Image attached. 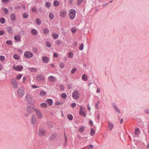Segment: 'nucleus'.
<instances>
[{
  "instance_id": "nucleus-21",
  "label": "nucleus",
  "mask_w": 149,
  "mask_h": 149,
  "mask_svg": "<svg viewBox=\"0 0 149 149\" xmlns=\"http://www.w3.org/2000/svg\"><path fill=\"white\" fill-rule=\"evenodd\" d=\"M31 33L33 35H36L38 34V31H37L35 29H33L31 30Z\"/></svg>"
},
{
  "instance_id": "nucleus-53",
  "label": "nucleus",
  "mask_w": 149,
  "mask_h": 149,
  "mask_svg": "<svg viewBox=\"0 0 149 149\" xmlns=\"http://www.w3.org/2000/svg\"><path fill=\"white\" fill-rule=\"evenodd\" d=\"M76 71V69L75 68L72 69L71 71V73L74 74Z\"/></svg>"
},
{
  "instance_id": "nucleus-63",
  "label": "nucleus",
  "mask_w": 149,
  "mask_h": 149,
  "mask_svg": "<svg viewBox=\"0 0 149 149\" xmlns=\"http://www.w3.org/2000/svg\"><path fill=\"white\" fill-rule=\"evenodd\" d=\"M73 45L75 46H76L77 45V42H75L73 44Z\"/></svg>"
},
{
  "instance_id": "nucleus-51",
  "label": "nucleus",
  "mask_w": 149,
  "mask_h": 149,
  "mask_svg": "<svg viewBox=\"0 0 149 149\" xmlns=\"http://www.w3.org/2000/svg\"><path fill=\"white\" fill-rule=\"evenodd\" d=\"M46 45L48 47H51V44L49 42H47L46 43Z\"/></svg>"
},
{
  "instance_id": "nucleus-34",
  "label": "nucleus",
  "mask_w": 149,
  "mask_h": 149,
  "mask_svg": "<svg viewBox=\"0 0 149 149\" xmlns=\"http://www.w3.org/2000/svg\"><path fill=\"white\" fill-rule=\"evenodd\" d=\"M61 97L62 98H63L64 99H65L67 98V95L65 93H63L61 95Z\"/></svg>"
},
{
  "instance_id": "nucleus-59",
  "label": "nucleus",
  "mask_w": 149,
  "mask_h": 149,
  "mask_svg": "<svg viewBox=\"0 0 149 149\" xmlns=\"http://www.w3.org/2000/svg\"><path fill=\"white\" fill-rule=\"evenodd\" d=\"M4 33V32L3 31H0V35H3Z\"/></svg>"
},
{
  "instance_id": "nucleus-12",
  "label": "nucleus",
  "mask_w": 149,
  "mask_h": 149,
  "mask_svg": "<svg viewBox=\"0 0 149 149\" xmlns=\"http://www.w3.org/2000/svg\"><path fill=\"white\" fill-rule=\"evenodd\" d=\"M67 15V13L65 10H61L60 12V16L63 17H65Z\"/></svg>"
},
{
  "instance_id": "nucleus-7",
  "label": "nucleus",
  "mask_w": 149,
  "mask_h": 149,
  "mask_svg": "<svg viewBox=\"0 0 149 149\" xmlns=\"http://www.w3.org/2000/svg\"><path fill=\"white\" fill-rule=\"evenodd\" d=\"M35 113L38 118L39 119H41L43 117L42 113L41 111L38 109H35Z\"/></svg>"
},
{
  "instance_id": "nucleus-18",
  "label": "nucleus",
  "mask_w": 149,
  "mask_h": 149,
  "mask_svg": "<svg viewBox=\"0 0 149 149\" xmlns=\"http://www.w3.org/2000/svg\"><path fill=\"white\" fill-rule=\"evenodd\" d=\"M108 126L110 130H111L113 127V123L109 122H108Z\"/></svg>"
},
{
  "instance_id": "nucleus-30",
  "label": "nucleus",
  "mask_w": 149,
  "mask_h": 149,
  "mask_svg": "<svg viewBox=\"0 0 149 149\" xmlns=\"http://www.w3.org/2000/svg\"><path fill=\"white\" fill-rule=\"evenodd\" d=\"M52 35L54 39H57L58 37V35L56 33H54L52 34Z\"/></svg>"
},
{
  "instance_id": "nucleus-6",
  "label": "nucleus",
  "mask_w": 149,
  "mask_h": 149,
  "mask_svg": "<svg viewBox=\"0 0 149 149\" xmlns=\"http://www.w3.org/2000/svg\"><path fill=\"white\" fill-rule=\"evenodd\" d=\"M24 56L26 58H29L33 57V54L31 52L27 51L24 53Z\"/></svg>"
},
{
  "instance_id": "nucleus-55",
  "label": "nucleus",
  "mask_w": 149,
  "mask_h": 149,
  "mask_svg": "<svg viewBox=\"0 0 149 149\" xmlns=\"http://www.w3.org/2000/svg\"><path fill=\"white\" fill-rule=\"evenodd\" d=\"M71 105L72 107L74 108L76 106V104L75 103H72L71 104Z\"/></svg>"
},
{
  "instance_id": "nucleus-48",
  "label": "nucleus",
  "mask_w": 149,
  "mask_h": 149,
  "mask_svg": "<svg viewBox=\"0 0 149 149\" xmlns=\"http://www.w3.org/2000/svg\"><path fill=\"white\" fill-rule=\"evenodd\" d=\"M77 31L76 29L75 28L73 27L71 29V31L73 33H75Z\"/></svg>"
},
{
  "instance_id": "nucleus-8",
  "label": "nucleus",
  "mask_w": 149,
  "mask_h": 149,
  "mask_svg": "<svg viewBox=\"0 0 149 149\" xmlns=\"http://www.w3.org/2000/svg\"><path fill=\"white\" fill-rule=\"evenodd\" d=\"M11 84L12 85V86L14 88L16 89L18 88V83L15 79L14 78L12 79L11 81Z\"/></svg>"
},
{
  "instance_id": "nucleus-27",
  "label": "nucleus",
  "mask_w": 149,
  "mask_h": 149,
  "mask_svg": "<svg viewBox=\"0 0 149 149\" xmlns=\"http://www.w3.org/2000/svg\"><path fill=\"white\" fill-rule=\"evenodd\" d=\"M53 4L55 6L57 7L59 5V3L58 1H55L54 2Z\"/></svg>"
},
{
  "instance_id": "nucleus-58",
  "label": "nucleus",
  "mask_w": 149,
  "mask_h": 149,
  "mask_svg": "<svg viewBox=\"0 0 149 149\" xmlns=\"http://www.w3.org/2000/svg\"><path fill=\"white\" fill-rule=\"evenodd\" d=\"M26 78L25 77H24L22 78V82L23 83H24L26 80Z\"/></svg>"
},
{
  "instance_id": "nucleus-52",
  "label": "nucleus",
  "mask_w": 149,
  "mask_h": 149,
  "mask_svg": "<svg viewBox=\"0 0 149 149\" xmlns=\"http://www.w3.org/2000/svg\"><path fill=\"white\" fill-rule=\"evenodd\" d=\"M56 43L57 45H60L61 44V42L60 40H57L56 42Z\"/></svg>"
},
{
  "instance_id": "nucleus-41",
  "label": "nucleus",
  "mask_w": 149,
  "mask_h": 149,
  "mask_svg": "<svg viewBox=\"0 0 149 149\" xmlns=\"http://www.w3.org/2000/svg\"><path fill=\"white\" fill-rule=\"evenodd\" d=\"M0 22L2 24L4 23L5 22V19L3 17L1 18L0 19Z\"/></svg>"
},
{
  "instance_id": "nucleus-32",
  "label": "nucleus",
  "mask_w": 149,
  "mask_h": 149,
  "mask_svg": "<svg viewBox=\"0 0 149 149\" xmlns=\"http://www.w3.org/2000/svg\"><path fill=\"white\" fill-rule=\"evenodd\" d=\"M28 69L30 71L32 72H36L37 71V69L36 68H28Z\"/></svg>"
},
{
  "instance_id": "nucleus-25",
  "label": "nucleus",
  "mask_w": 149,
  "mask_h": 149,
  "mask_svg": "<svg viewBox=\"0 0 149 149\" xmlns=\"http://www.w3.org/2000/svg\"><path fill=\"white\" fill-rule=\"evenodd\" d=\"M84 129H85V127L84 126H81L79 129V132H82L84 130Z\"/></svg>"
},
{
  "instance_id": "nucleus-38",
  "label": "nucleus",
  "mask_w": 149,
  "mask_h": 149,
  "mask_svg": "<svg viewBox=\"0 0 149 149\" xmlns=\"http://www.w3.org/2000/svg\"><path fill=\"white\" fill-rule=\"evenodd\" d=\"M63 102H60L58 101H56L55 102V104L56 105H61L63 104Z\"/></svg>"
},
{
  "instance_id": "nucleus-46",
  "label": "nucleus",
  "mask_w": 149,
  "mask_h": 149,
  "mask_svg": "<svg viewBox=\"0 0 149 149\" xmlns=\"http://www.w3.org/2000/svg\"><path fill=\"white\" fill-rule=\"evenodd\" d=\"M84 45L83 44H81L79 46V49L80 50H83Z\"/></svg>"
},
{
  "instance_id": "nucleus-42",
  "label": "nucleus",
  "mask_w": 149,
  "mask_h": 149,
  "mask_svg": "<svg viewBox=\"0 0 149 149\" xmlns=\"http://www.w3.org/2000/svg\"><path fill=\"white\" fill-rule=\"evenodd\" d=\"M68 119H69L70 120H71L73 119V116H72L71 115V114H69L68 115Z\"/></svg>"
},
{
  "instance_id": "nucleus-39",
  "label": "nucleus",
  "mask_w": 149,
  "mask_h": 149,
  "mask_svg": "<svg viewBox=\"0 0 149 149\" xmlns=\"http://www.w3.org/2000/svg\"><path fill=\"white\" fill-rule=\"evenodd\" d=\"M68 57L70 58H72L73 56V54L72 52H69L68 55Z\"/></svg>"
},
{
  "instance_id": "nucleus-61",
  "label": "nucleus",
  "mask_w": 149,
  "mask_h": 149,
  "mask_svg": "<svg viewBox=\"0 0 149 149\" xmlns=\"http://www.w3.org/2000/svg\"><path fill=\"white\" fill-rule=\"evenodd\" d=\"M60 89L61 90H63L64 88V87L63 86H62V85H61L60 86Z\"/></svg>"
},
{
  "instance_id": "nucleus-23",
  "label": "nucleus",
  "mask_w": 149,
  "mask_h": 149,
  "mask_svg": "<svg viewBox=\"0 0 149 149\" xmlns=\"http://www.w3.org/2000/svg\"><path fill=\"white\" fill-rule=\"evenodd\" d=\"M82 79L84 81H86L87 80L88 78L87 75L85 74H83L82 77Z\"/></svg>"
},
{
  "instance_id": "nucleus-57",
  "label": "nucleus",
  "mask_w": 149,
  "mask_h": 149,
  "mask_svg": "<svg viewBox=\"0 0 149 149\" xmlns=\"http://www.w3.org/2000/svg\"><path fill=\"white\" fill-rule=\"evenodd\" d=\"M31 87H32L34 89L36 88H38L39 87L38 86H37L36 85H32L31 86Z\"/></svg>"
},
{
  "instance_id": "nucleus-4",
  "label": "nucleus",
  "mask_w": 149,
  "mask_h": 149,
  "mask_svg": "<svg viewBox=\"0 0 149 149\" xmlns=\"http://www.w3.org/2000/svg\"><path fill=\"white\" fill-rule=\"evenodd\" d=\"M69 15L70 19H73L75 17L76 15L75 10L73 9H71L69 11Z\"/></svg>"
},
{
  "instance_id": "nucleus-16",
  "label": "nucleus",
  "mask_w": 149,
  "mask_h": 149,
  "mask_svg": "<svg viewBox=\"0 0 149 149\" xmlns=\"http://www.w3.org/2000/svg\"><path fill=\"white\" fill-rule=\"evenodd\" d=\"M6 30L10 34H12L13 33L12 28L10 26H8L6 28Z\"/></svg>"
},
{
  "instance_id": "nucleus-3",
  "label": "nucleus",
  "mask_w": 149,
  "mask_h": 149,
  "mask_svg": "<svg viewBox=\"0 0 149 149\" xmlns=\"http://www.w3.org/2000/svg\"><path fill=\"white\" fill-rule=\"evenodd\" d=\"M79 95L78 91L76 90H74L72 93V96L74 99L77 100L79 98Z\"/></svg>"
},
{
  "instance_id": "nucleus-31",
  "label": "nucleus",
  "mask_w": 149,
  "mask_h": 149,
  "mask_svg": "<svg viewBox=\"0 0 149 149\" xmlns=\"http://www.w3.org/2000/svg\"><path fill=\"white\" fill-rule=\"evenodd\" d=\"M36 24L38 25H40L41 23V22L40 19L38 18H37L36 19Z\"/></svg>"
},
{
  "instance_id": "nucleus-35",
  "label": "nucleus",
  "mask_w": 149,
  "mask_h": 149,
  "mask_svg": "<svg viewBox=\"0 0 149 149\" xmlns=\"http://www.w3.org/2000/svg\"><path fill=\"white\" fill-rule=\"evenodd\" d=\"M28 14L26 13H24L22 15V17L24 18H28Z\"/></svg>"
},
{
  "instance_id": "nucleus-28",
  "label": "nucleus",
  "mask_w": 149,
  "mask_h": 149,
  "mask_svg": "<svg viewBox=\"0 0 149 149\" xmlns=\"http://www.w3.org/2000/svg\"><path fill=\"white\" fill-rule=\"evenodd\" d=\"M13 57L16 60H18L20 59L19 56L17 54H14Z\"/></svg>"
},
{
  "instance_id": "nucleus-37",
  "label": "nucleus",
  "mask_w": 149,
  "mask_h": 149,
  "mask_svg": "<svg viewBox=\"0 0 149 149\" xmlns=\"http://www.w3.org/2000/svg\"><path fill=\"white\" fill-rule=\"evenodd\" d=\"M95 134V131L93 128L91 129V131L90 132V134L91 136H93Z\"/></svg>"
},
{
  "instance_id": "nucleus-19",
  "label": "nucleus",
  "mask_w": 149,
  "mask_h": 149,
  "mask_svg": "<svg viewBox=\"0 0 149 149\" xmlns=\"http://www.w3.org/2000/svg\"><path fill=\"white\" fill-rule=\"evenodd\" d=\"M46 102L49 106H51L53 104L52 100L51 99H47Z\"/></svg>"
},
{
  "instance_id": "nucleus-13",
  "label": "nucleus",
  "mask_w": 149,
  "mask_h": 149,
  "mask_svg": "<svg viewBox=\"0 0 149 149\" xmlns=\"http://www.w3.org/2000/svg\"><path fill=\"white\" fill-rule=\"evenodd\" d=\"M46 133V131L44 130H39L38 134L40 136H44Z\"/></svg>"
},
{
  "instance_id": "nucleus-54",
  "label": "nucleus",
  "mask_w": 149,
  "mask_h": 149,
  "mask_svg": "<svg viewBox=\"0 0 149 149\" xmlns=\"http://www.w3.org/2000/svg\"><path fill=\"white\" fill-rule=\"evenodd\" d=\"M58 54L56 53H54L53 54L54 57L55 58H57L58 57Z\"/></svg>"
},
{
  "instance_id": "nucleus-17",
  "label": "nucleus",
  "mask_w": 149,
  "mask_h": 149,
  "mask_svg": "<svg viewBox=\"0 0 149 149\" xmlns=\"http://www.w3.org/2000/svg\"><path fill=\"white\" fill-rule=\"evenodd\" d=\"M33 110V107H28L27 108L26 111L27 113L29 114H30Z\"/></svg>"
},
{
  "instance_id": "nucleus-14",
  "label": "nucleus",
  "mask_w": 149,
  "mask_h": 149,
  "mask_svg": "<svg viewBox=\"0 0 149 149\" xmlns=\"http://www.w3.org/2000/svg\"><path fill=\"white\" fill-rule=\"evenodd\" d=\"M10 18L11 20L12 21H15L16 19V17L15 14L13 13H11L10 15Z\"/></svg>"
},
{
  "instance_id": "nucleus-62",
  "label": "nucleus",
  "mask_w": 149,
  "mask_h": 149,
  "mask_svg": "<svg viewBox=\"0 0 149 149\" xmlns=\"http://www.w3.org/2000/svg\"><path fill=\"white\" fill-rule=\"evenodd\" d=\"M32 10L34 12H36V8H32Z\"/></svg>"
},
{
  "instance_id": "nucleus-44",
  "label": "nucleus",
  "mask_w": 149,
  "mask_h": 149,
  "mask_svg": "<svg viewBox=\"0 0 149 149\" xmlns=\"http://www.w3.org/2000/svg\"><path fill=\"white\" fill-rule=\"evenodd\" d=\"M114 109L118 113L120 114V112L119 109L116 107H114Z\"/></svg>"
},
{
  "instance_id": "nucleus-47",
  "label": "nucleus",
  "mask_w": 149,
  "mask_h": 149,
  "mask_svg": "<svg viewBox=\"0 0 149 149\" xmlns=\"http://www.w3.org/2000/svg\"><path fill=\"white\" fill-rule=\"evenodd\" d=\"M6 43L9 45H12V42L10 40H7L6 41Z\"/></svg>"
},
{
  "instance_id": "nucleus-10",
  "label": "nucleus",
  "mask_w": 149,
  "mask_h": 149,
  "mask_svg": "<svg viewBox=\"0 0 149 149\" xmlns=\"http://www.w3.org/2000/svg\"><path fill=\"white\" fill-rule=\"evenodd\" d=\"M36 118L35 116H32L31 120V124L33 126H35L36 125Z\"/></svg>"
},
{
  "instance_id": "nucleus-36",
  "label": "nucleus",
  "mask_w": 149,
  "mask_h": 149,
  "mask_svg": "<svg viewBox=\"0 0 149 149\" xmlns=\"http://www.w3.org/2000/svg\"><path fill=\"white\" fill-rule=\"evenodd\" d=\"M49 17L50 19H53L54 18V14L52 13H49Z\"/></svg>"
},
{
  "instance_id": "nucleus-56",
  "label": "nucleus",
  "mask_w": 149,
  "mask_h": 149,
  "mask_svg": "<svg viewBox=\"0 0 149 149\" xmlns=\"http://www.w3.org/2000/svg\"><path fill=\"white\" fill-rule=\"evenodd\" d=\"M9 0H2V1L3 3H5L8 2Z\"/></svg>"
},
{
  "instance_id": "nucleus-49",
  "label": "nucleus",
  "mask_w": 149,
  "mask_h": 149,
  "mask_svg": "<svg viewBox=\"0 0 149 149\" xmlns=\"http://www.w3.org/2000/svg\"><path fill=\"white\" fill-rule=\"evenodd\" d=\"M60 68H63L64 67V64L63 63L61 62L60 63Z\"/></svg>"
},
{
  "instance_id": "nucleus-43",
  "label": "nucleus",
  "mask_w": 149,
  "mask_h": 149,
  "mask_svg": "<svg viewBox=\"0 0 149 149\" xmlns=\"http://www.w3.org/2000/svg\"><path fill=\"white\" fill-rule=\"evenodd\" d=\"M46 6L47 8H49L50 7L51 3L48 2H47L46 3Z\"/></svg>"
},
{
  "instance_id": "nucleus-15",
  "label": "nucleus",
  "mask_w": 149,
  "mask_h": 149,
  "mask_svg": "<svg viewBox=\"0 0 149 149\" xmlns=\"http://www.w3.org/2000/svg\"><path fill=\"white\" fill-rule=\"evenodd\" d=\"M48 79L51 82H54L55 81L56 78L53 76H50L48 77Z\"/></svg>"
},
{
  "instance_id": "nucleus-20",
  "label": "nucleus",
  "mask_w": 149,
  "mask_h": 149,
  "mask_svg": "<svg viewBox=\"0 0 149 149\" xmlns=\"http://www.w3.org/2000/svg\"><path fill=\"white\" fill-rule=\"evenodd\" d=\"M14 38L16 41H19L21 39V38L20 36L16 35L14 36Z\"/></svg>"
},
{
  "instance_id": "nucleus-1",
  "label": "nucleus",
  "mask_w": 149,
  "mask_h": 149,
  "mask_svg": "<svg viewBox=\"0 0 149 149\" xmlns=\"http://www.w3.org/2000/svg\"><path fill=\"white\" fill-rule=\"evenodd\" d=\"M24 87L21 86L18 88L17 91V94L18 97H22L24 94Z\"/></svg>"
},
{
  "instance_id": "nucleus-60",
  "label": "nucleus",
  "mask_w": 149,
  "mask_h": 149,
  "mask_svg": "<svg viewBox=\"0 0 149 149\" xmlns=\"http://www.w3.org/2000/svg\"><path fill=\"white\" fill-rule=\"evenodd\" d=\"M83 0H78L77 3L78 4H80L83 1Z\"/></svg>"
},
{
  "instance_id": "nucleus-33",
  "label": "nucleus",
  "mask_w": 149,
  "mask_h": 149,
  "mask_svg": "<svg viewBox=\"0 0 149 149\" xmlns=\"http://www.w3.org/2000/svg\"><path fill=\"white\" fill-rule=\"evenodd\" d=\"M140 132V130L139 128H136L135 131V134L136 135H139Z\"/></svg>"
},
{
  "instance_id": "nucleus-64",
  "label": "nucleus",
  "mask_w": 149,
  "mask_h": 149,
  "mask_svg": "<svg viewBox=\"0 0 149 149\" xmlns=\"http://www.w3.org/2000/svg\"><path fill=\"white\" fill-rule=\"evenodd\" d=\"M89 124L90 125L92 126L93 125V122L91 120H90L89 122Z\"/></svg>"
},
{
  "instance_id": "nucleus-50",
  "label": "nucleus",
  "mask_w": 149,
  "mask_h": 149,
  "mask_svg": "<svg viewBox=\"0 0 149 149\" xmlns=\"http://www.w3.org/2000/svg\"><path fill=\"white\" fill-rule=\"evenodd\" d=\"M3 9L5 13L6 14H7L8 13V10L6 8H3Z\"/></svg>"
},
{
  "instance_id": "nucleus-40",
  "label": "nucleus",
  "mask_w": 149,
  "mask_h": 149,
  "mask_svg": "<svg viewBox=\"0 0 149 149\" xmlns=\"http://www.w3.org/2000/svg\"><path fill=\"white\" fill-rule=\"evenodd\" d=\"M23 75L22 74H20L19 75H17L16 77V79L17 80H19L22 77Z\"/></svg>"
},
{
  "instance_id": "nucleus-29",
  "label": "nucleus",
  "mask_w": 149,
  "mask_h": 149,
  "mask_svg": "<svg viewBox=\"0 0 149 149\" xmlns=\"http://www.w3.org/2000/svg\"><path fill=\"white\" fill-rule=\"evenodd\" d=\"M46 93L45 91H42L40 92V95L42 97H43L46 95Z\"/></svg>"
},
{
  "instance_id": "nucleus-26",
  "label": "nucleus",
  "mask_w": 149,
  "mask_h": 149,
  "mask_svg": "<svg viewBox=\"0 0 149 149\" xmlns=\"http://www.w3.org/2000/svg\"><path fill=\"white\" fill-rule=\"evenodd\" d=\"M53 123L49 122L48 123L47 125L49 128H52L53 127Z\"/></svg>"
},
{
  "instance_id": "nucleus-9",
  "label": "nucleus",
  "mask_w": 149,
  "mask_h": 149,
  "mask_svg": "<svg viewBox=\"0 0 149 149\" xmlns=\"http://www.w3.org/2000/svg\"><path fill=\"white\" fill-rule=\"evenodd\" d=\"M23 68L22 65H18L13 66V68L17 71H21Z\"/></svg>"
},
{
  "instance_id": "nucleus-2",
  "label": "nucleus",
  "mask_w": 149,
  "mask_h": 149,
  "mask_svg": "<svg viewBox=\"0 0 149 149\" xmlns=\"http://www.w3.org/2000/svg\"><path fill=\"white\" fill-rule=\"evenodd\" d=\"M26 98L27 102L31 104H33L34 103L33 99L29 94H27L26 95Z\"/></svg>"
},
{
  "instance_id": "nucleus-11",
  "label": "nucleus",
  "mask_w": 149,
  "mask_h": 149,
  "mask_svg": "<svg viewBox=\"0 0 149 149\" xmlns=\"http://www.w3.org/2000/svg\"><path fill=\"white\" fill-rule=\"evenodd\" d=\"M49 61V58L46 56H44L42 57V61L43 63H47Z\"/></svg>"
},
{
  "instance_id": "nucleus-45",
  "label": "nucleus",
  "mask_w": 149,
  "mask_h": 149,
  "mask_svg": "<svg viewBox=\"0 0 149 149\" xmlns=\"http://www.w3.org/2000/svg\"><path fill=\"white\" fill-rule=\"evenodd\" d=\"M0 60L2 61H3L5 60V57L3 56H0Z\"/></svg>"
},
{
  "instance_id": "nucleus-5",
  "label": "nucleus",
  "mask_w": 149,
  "mask_h": 149,
  "mask_svg": "<svg viewBox=\"0 0 149 149\" xmlns=\"http://www.w3.org/2000/svg\"><path fill=\"white\" fill-rule=\"evenodd\" d=\"M85 111L86 109L83 106H81L80 107L79 114L81 116L86 117V115Z\"/></svg>"
},
{
  "instance_id": "nucleus-24",
  "label": "nucleus",
  "mask_w": 149,
  "mask_h": 149,
  "mask_svg": "<svg viewBox=\"0 0 149 149\" xmlns=\"http://www.w3.org/2000/svg\"><path fill=\"white\" fill-rule=\"evenodd\" d=\"M43 33L45 34H47L49 32V31L48 28H45L43 30Z\"/></svg>"
},
{
  "instance_id": "nucleus-22",
  "label": "nucleus",
  "mask_w": 149,
  "mask_h": 149,
  "mask_svg": "<svg viewBox=\"0 0 149 149\" xmlns=\"http://www.w3.org/2000/svg\"><path fill=\"white\" fill-rule=\"evenodd\" d=\"M40 106L42 108H45L47 107V105L46 103H43L40 104Z\"/></svg>"
}]
</instances>
